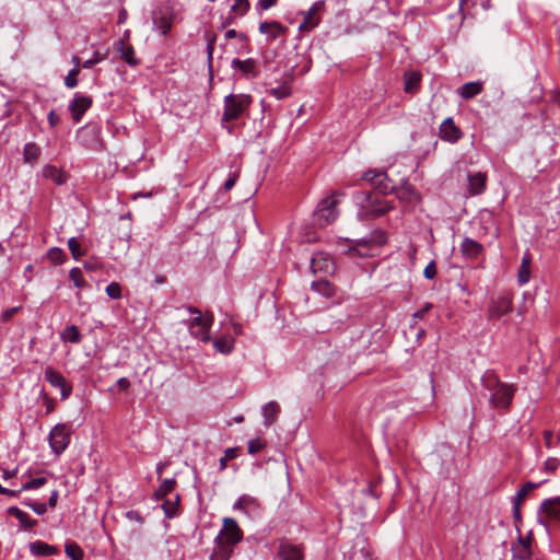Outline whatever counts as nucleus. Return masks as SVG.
I'll use <instances>...</instances> for the list:
<instances>
[{"label": "nucleus", "instance_id": "f257e3e1", "mask_svg": "<svg viewBox=\"0 0 560 560\" xmlns=\"http://www.w3.org/2000/svg\"><path fill=\"white\" fill-rule=\"evenodd\" d=\"M481 385L490 392L489 404L494 409H508L511 406L516 386L503 383L493 370H487L481 376Z\"/></svg>", "mask_w": 560, "mask_h": 560}, {"label": "nucleus", "instance_id": "f03ea898", "mask_svg": "<svg viewBox=\"0 0 560 560\" xmlns=\"http://www.w3.org/2000/svg\"><path fill=\"white\" fill-rule=\"evenodd\" d=\"M243 539V532L234 518L225 517L223 527L214 538L218 548L210 559L211 560H229L233 553V547Z\"/></svg>", "mask_w": 560, "mask_h": 560}, {"label": "nucleus", "instance_id": "7ed1b4c3", "mask_svg": "<svg viewBox=\"0 0 560 560\" xmlns=\"http://www.w3.org/2000/svg\"><path fill=\"white\" fill-rule=\"evenodd\" d=\"M189 314L194 315L192 318L183 320V324L187 326L191 337L200 340L203 343L211 341L210 329L214 322V316L211 312H206L202 315L201 311L192 305L186 306Z\"/></svg>", "mask_w": 560, "mask_h": 560}, {"label": "nucleus", "instance_id": "20e7f679", "mask_svg": "<svg viewBox=\"0 0 560 560\" xmlns=\"http://www.w3.org/2000/svg\"><path fill=\"white\" fill-rule=\"evenodd\" d=\"M250 102V96L246 94H229L224 97L221 122L229 133L233 131V127L230 124L243 116Z\"/></svg>", "mask_w": 560, "mask_h": 560}, {"label": "nucleus", "instance_id": "39448f33", "mask_svg": "<svg viewBox=\"0 0 560 560\" xmlns=\"http://www.w3.org/2000/svg\"><path fill=\"white\" fill-rule=\"evenodd\" d=\"M357 200L368 218H377L394 209V201L386 200L383 195L374 191H360Z\"/></svg>", "mask_w": 560, "mask_h": 560}, {"label": "nucleus", "instance_id": "423d86ee", "mask_svg": "<svg viewBox=\"0 0 560 560\" xmlns=\"http://www.w3.org/2000/svg\"><path fill=\"white\" fill-rule=\"evenodd\" d=\"M72 433V423H57L51 428L48 442L51 452L59 456L61 455L70 444Z\"/></svg>", "mask_w": 560, "mask_h": 560}, {"label": "nucleus", "instance_id": "0eeeda50", "mask_svg": "<svg viewBox=\"0 0 560 560\" xmlns=\"http://www.w3.org/2000/svg\"><path fill=\"white\" fill-rule=\"evenodd\" d=\"M338 200L334 195L320 200L314 212V222L319 226H326L332 223L338 217Z\"/></svg>", "mask_w": 560, "mask_h": 560}, {"label": "nucleus", "instance_id": "6e6552de", "mask_svg": "<svg viewBox=\"0 0 560 560\" xmlns=\"http://www.w3.org/2000/svg\"><path fill=\"white\" fill-rule=\"evenodd\" d=\"M384 242V234L381 231H375L368 237L354 241L353 245L347 249L350 256L368 257L371 255V249L374 245H381Z\"/></svg>", "mask_w": 560, "mask_h": 560}, {"label": "nucleus", "instance_id": "1a4fd4ad", "mask_svg": "<svg viewBox=\"0 0 560 560\" xmlns=\"http://www.w3.org/2000/svg\"><path fill=\"white\" fill-rule=\"evenodd\" d=\"M77 138L86 149L98 151L102 148L101 127L96 124H86L78 130Z\"/></svg>", "mask_w": 560, "mask_h": 560}, {"label": "nucleus", "instance_id": "9d476101", "mask_svg": "<svg viewBox=\"0 0 560 560\" xmlns=\"http://www.w3.org/2000/svg\"><path fill=\"white\" fill-rule=\"evenodd\" d=\"M44 377L50 386L60 390L61 400H66L72 395V385L67 382L66 377L52 366H47L45 369Z\"/></svg>", "mask_w": 560, "mask_h": 560}, {"label": "nucleus", "instance_id": "9b49d317", "mask_svg": "<svg viewBox=\"0 0 560 560\" xmlns=\"http://www.w3.org/2000/svg\"><path fill=\"white\" fill-rule=\"evenodd\" d=\"M310 269L315 276L326 277L334 272L335 264L330 255L317 252L310 259Z\"/></svg>", "mask_w": 560, "mask_h": 560}, {"label": "nucleus", "instance_id": "f8f14e48", "mask_svg": "<svg viewBox=\"0 0 560 560\" xmlns=\"http://www.w3.org/2000/svg\"><path fill=\"white\" fill-rule=\"evenodd\" d=\"M92 106V98L90 96L75 93L72 101L69 103V110L74 122H80L85 112Z\"/></svg>", "mask_w": 560, "mask_h": 560}, {"label": "nucleus", "instance_id": "ddd939ff", "mask_svg": "<svg viewBox=\"0 0 560 560\" xmlns=\"http://www.w3.org/2000/svg\"><path fill=\"white\" fill-rule=\"evenodd\" d=\"M324 7V0H319L313 3V5L304 13L303 22L300 24L299 28L301 31L307 32L314 30L320 22L318 12L322 11Z\"/></svg>", "mask_w": 560, "mask_h": 560}, {"label": "nucleus", "instance_id": "4468645a", "mask_svg": "<svg viewBox=\"0 0 560 560\" xmlns=\"http://www.w3.org/2000/svg\"><path fill=\"white\" fill-rule=\"evenodd\" d=\"M467 191L470 196H478L481 195L487 187V180L488 176L486 173L482 172H469L467 174Z\"/></svg>", "mask_w": 560, "mask_h": 560}, {"label": "nucleus", "instance_id": "2eb2a0df", "mask_svg": "<svg viewBox=\"0 0 560 560\" xmlns=\"http://www.w3.org/2000/svg\"><path fill=\"white\" fill-rule=\"evenodd\" d=\"M463 137L460 129L454 124L453 118H446L440 126V138L444 141L455 143Z\"/></svg>", "mask_w": 560, "mask_h": 560}, {"label": "nucleus", "instance_id": "dca6fc26", "mask_svg": "<svg viewBox=\"0 0 560 560\" xmlns=\"http://www.w3.org/2000/svg\"><path fill=\"white\" fill-rule=\"evenodd\" d=\"M512 310V299L510 295L504 294L498 296L491 302L489 307V316L491 318H499L508 314Z\"/></svg>", "mask_w": 560, "mask_h": 560}, {"label": "nucleus", "instance_id": "f3484780", "mask_svg": "<svg viewBox=\"0 0 560 560\" xmlns=\"http://www.w3.org/2000/svg\"><path fill=\"white\" fill-rule=\"evenodd\" d=\"M539 512L549 521H560V497L542 501Z\"/></svg>", "mask_w": 560, "mask_h": 560}, {"label": "nucleus", "instance_id": "a211bd4d", "mask_svg": "<svg viewBox=\"0 0 560 560\" xmlns=\"http://www.w3.org/2000/svg\"><path fill=\"white\" fill-rule=\"evenodd\" d=\"M42 176L45 179L51 180L54 184L61 186L69 179V174L58 168L56 165L47 164L42 170Z\"/></svg>", "mask_w": 560, "mask_h": 560}, {"label": "nucleus", "instance_id": "6ab92c4d", "mask_svg": "<svg viewBox=\"0 0 560 560\" xmlns=\"http://www.w3.org/2000/svg\"><path fill=\"white\" fill-rule=\"evenodd\" d=\"M459 249L460 253L468 259H477L483 253L482 244L470 237H464Z\"/></svg>", "mask_w": 560, "mask_h": 560}, {"label": "nucleus", "instance_id": "aec40b11", "mask_svg": "<svg viewBox=\"0 0 560 560\" xmlns=\"http://www.w3.org/2000/svg\"><path fill=\"white\" fill-rule=\"evenodd\" d=\"M28 548L31 555L34 557H50L59 553V549L56 546L42 540L30 542Z\"/></svg>", "mask_w": 560, "mask_h": 560}, {"label": "nucleus", "instance_id": "412c9836", "mask_svg": "<svg viewBox=\"0 0 560 560\" xmlns=\"http://www.w3.org/2000/svg\"><path fill=\"white\" fill-rule=\"evenodd\" d=\"M153 25L156 31L165 36L173 25L172 13L168 10L155 13L153 16Z\"/></svg>", "mask_w": 560, "mask_h": 560}, {"label": "nucleus", "instance_id": "4be33fe9", "mask_svg": "<svg viewBox=\"0 0 560 560\" xmlns=\"http://www.w3.org/2000/svg\"><path fill=\"white\" fill-rule=\"evenodd\" d=\"M282 560H304L303 545L282 541Z\"/></svg>", "mask_w": 560, "mask_h": 560}, {"label": "nucleus", "instance_id": "5701e85b", "mask_svg": "<svg viewBox=\"0 0 560 560\" xmlns=\"http://www.w3.org/2000/svg\"><path fill=\"white\" fill-rule=\"evenodd\" d=\"M397 197L399 200L407 202L409 205H416L420 201V195L417 192L413 186L408 183H405L397 191Z\"/></svg>", "mask_w": 560, "mask_h": 560}, {"label": "nucleus", "instance_id": "b1692460", "mask_svg": "<svg viewBox=\"0 0 560 560\" xmlns=\"http://www.w3.org/2000/svg\"><path fill=\"white\" fill-rule=\"evenodd\" d=\"M421 72H404V91L408 94H415L421 85Z\"/></svg>", "mask_w": 560, "mask_h": 560}, {"label": "nucleus", "instance_id": "393cba45", "mask_svg": "<svg viewBox=\"0 0 560 560\" xmlns=\"http://www.w3.org/2000/svg\"><path fill=\"white\" fill-rule=\"evenodd\" d=\"M116 50L119 54V57L125 60L128 66L136 67L138 66V59L135 57L133 47L122 40H119L116 44Z\"/></svg>", "mask_w": 560, "mask_h": 560}, {"label": "nucleus", "instance_id": "a878e982", "mask_svg": "<svg viewBox=\"0 0 560 560\" xmlns=\"http://www.w3.org/2000/svg\"><path fill=\"white\" fill-rule=\"evenodd\" d=\"M7 512H8L9 515L14 516L15 518H18L20 524H21V526L24 529H32L37 524L36 520L31 518L30 515L26 512L20 510L16 506H10L7 510Z\"/></svg>", "mask_w": 560, "mask_h": 560}, {"label": "nucleus", "instance_id": "bb28decb", "mask_svg": "<svg viewBox=\"0 0 560 560\" xmlns=\"http://www.w3.org/2000/svg\"><path fill=\"white\" fill-rule=\"evenodd\" d=\"M163 503L161 505L165 517L167 518H174L178 515L179 511V503H180V495L176 493L173 499L164 498L162 499Z\"/></svg>", "mask_w": 560, "mask_h": 560}, {"label": "nucleus", "instance_id": "cd10ccee", "mask_svg": "<svg viewBox=\"0 0 560 560\" xmlns=\"http://www.w3.org/2000/svg\"><path fill=\"white\" fill-rule=\"evenodd\" d=\"M42 150L35 142H27L23 148V161L27 164H35L40 158Z\"/></svg>", "mask_w": 560, "mask_h": 560}, {"label": "nucleus", "instance_id": "c85d7f7f", "mask_svg": "<svg viewBox=\"0 0 560 560\" xmlns=\"http://www.w3.org/2000/svg\"><path fill=\"white\" fill-rule=\"evenodd\" d=\"M60 339L63 342L80 343L82 340V334L80 332L77 325H68L60 331Z\"/></svg>", "mask_w": 560, "mask_h": 560}, {"label": "nucleus", "instance_id": "c756f323", "mask_svg": "<svg viewBox=\"0 0 560 560\" xmlns=\"http://www.w3.org/2000/svg\"><path fill=\"white\" fill-rule=\"evenodd\" d=\"M372 186L377 190L376 192L385 196L389 192L394 191V187L390 185V179L387 174L383 171L375 177V180L372 183Z\"/></svg>", "mask_w": 560, "mask_h": 560}, {"label": "nucleus", "instance_id": "7c9ffc66", "mask_svg": "<svg viewBox=\"0 0 560 560\" xmlns=\"http://www.w3.org/2000/svg\"><path fill=\"white\" fill-rule=\"evenodd\" d=\"M177 486V481L175 478L164 479L162 480L160 487L154 492L155 500H162L171 494Z\"/></svg>", "mask_w": 560, "mask_h": 560}, {"label": "nucleus", "instance_id": "2f4dec72", "mask_svg": "<svg viewBox=\"0 0 560 560\" xmlns=\"http://www.w3.org/2000/svg\"><path fill=\"white\" fill-rule=\"evenodd\" d=\"M320 279L313 281L311 284L312 290L315 292L323 294L326 298H331L335 294L334 285L323 277Z\"/></svg>", "mask_w": 560, "mask_h": 560}, {"label": "nucleus", "instance_id": "473e14b6", "mask_svg": "<svg viewBox=\"0 0 560 560\" xmlns=\"http://www.w3.org/2000/svg\"><path fill=\"white\" fill-rule=\"evenodd\" d=\"M481 91L482 83L480 81L467 82L462 85L459 95L465 100H469L478 95Z\"/></svg>", "mask_w": 560, "mask_h": 560}, {"label": "nucleus", "instance_id": "72a5a7b5", "mask_svg": "<svg viewBox=\"0 0 560 560\" xmlns=\"http://www.w3.org/2000/svg\"><path fill=\"white\" fill-rule=\"evenodd\" d=\"M259 31L267 36V40H273L280 34V22H261L259 24Z\"/></svg>", "mask_w": 560, "mask_h": 560}, {"label": "nucleus", "instance_id": "f704fd0d", "mask_svg": "<svg viewBox=\"0 0 560 560\" xmlns=\"http://www.w3.org/2000/svg\"><path fill=\"white\" fill-rule=\"evenodd\" d=\"M213 347L222 354H230L234 349V339L230 336H222L213 340Z\"/></svg>", "mask_w": 560, "mask_h": 560}, {"label": "nucleus", "instance_id": "c9c22d12", "mask_svg": "<svg viewBox=\"0 0 560 560\" xmlns=\"http://www.w3.org/2000/svg\"><path fill=\"white\" fill-rule=\"evenodd\" d=\"M279 406L276 401H269L262 407L264 424L271 425L277 420Z\"/></svg>", "mask_w": 560, "mask_h": 560}, {"label": "nucleus", "instance_id": "e433bc0d", "mask_svg": "<svg viewBox=\"0 0 560 560\" xmlns=\"http://www.w3.org/2000/svg\"><path fill=\"white\" fill-rule=\"evenodd\" d=\"M530 262H532L530 255L528 253H526L522 258L521 267L518 269L517 279H518L520 284H525L529 281V279H530Z\"/></svg>", "mask_w": 560, "mask_h": 560}, {"label": "nucleus", "instance_id": "4c0bfd02", "mask_svg": "<svg viewBox=\"0 0 560 560\" xmlns=\"http://www.w3.org/2000/svg\"><path fill=\"white\" fill-rule=\"evenodd\" d=\"M65 552L71 560H83L84 558V551L75 541H68Z\"/></svg>", "mask_w": 560, "mask_h": 560}, {"label": "nucleus", "instance_id": "58836bf2", "mask_svg": "<svg viewBox=\"0 0 560 560\" xmlns=\"http://www.w3.org/2000/svg\"><path fill=\"white\" fill-rule=\"evenodd\" d=\"M47 258L54 265H62L67 260L66 253L61 248H59V247H51L47 252Z\"/></svg>", "mask_w": 560, "mask_h": 560}, {"label": "nucleus", "instance_id": "ea45409f", "mask_svg": "<svg viewBox=\"0 0 560 560\" xmlns=\"http://www.w3.org/2000/svg\"><path fill=\"white\" fill-rule=\"evenodd\" d=\"M69 279L73 282V285L78 289H82L88 285V282L83 278L81 269L78 267H73L69 271Z\"/></svg>", "mask_w": 560, "mask_h": 560}, {"label": "nucleus", "instance_id": "a19ab883", "mask_svg": "<svg viewBox=\"0 0 560 560\" xmlns=\"http://www.w3.org/2000/svg\"><path fill=\"white\" fill-rule=\"evenodd\" d=\"M68 247L74 260H80L81 257L85 255V252L81 249V245L77 237L69 238Z\"/></svg>", "mask_w": 560, "mask_h": 560}, {"label": "nucleus", "instance_id": "79ce46f5", "mask_svg": "<svg viewBox=\"0 0 560 560\" xmlns=\"http://www.w3.org/2000/svg\"><path fill=\"white\" fill-rule=\"evenodd\" d=\"M46 483H47L46 477L33 478L22 486V488L20 489V492L25 491V490L39 489L40 487L45 486Z\"/></svg>", "mask_w": 560, "mask_h": 560}, {"label": "nucleus", "instance_id": "37998d69", "mask_svg": "<svg viewBox=\"0 0 560 560\" xmlns=\"http://www.w3.org/2000/svg\"><path fill=\"white\" fill-rule=\"evenodd\" d=\"M540 483H534L532 481L526 482L516 493L514 501L523 502L525 497L534 489L539 487Z\"/></svg>", "mask_w": 560, "mask_h": 560}, {"label": "nucleus", "instance_id": "c03bdc74", "mask_svg": "<svg viewBox=\"0 0 560 560\" xmlns=\"http://www.w3.org/2000/svg\"><path fill=\"white\" fill-rule=\"evenodd\" d=\"M106 294L114 300H118L121 298V287L118 282H110L106 287Z\"/></svg>", "mask_w": 560, "mask_h": 560}, {"label": "nucleus", "instance_id": "a18cd8bd", "mask_svg": "<svg viewBox=\"0 0 560 560\" xmlns=\"http://www.w3.org/2000/svg\"><path fill=\"white\" fill-rule=\"evenodd\" d=\"M248 0H235L234 4L231 7V10L240 15H244L248 11Z\"/></svg>", "mask_w": 560, "mask_h": 560}, {"label": "nucleus", "instance_id": "49530a36", "mask_svg": "<svg viewBox=\"0 0 560 560\" xmlns=\"http://www.w3.org/2000/svg\"><path fill=\"white\" fill-rule=\"evenodd\" d=\"M237 456L236 448H228L224 452V456L220 458V469L223 470L226 468L228 460H231Z\"/></svg>", "mask_w": 560, "mask_h": 560}, {"label": "nucleus", "instance_id": "de8ad7c7", "mask_svg": "<svg viewBox=\"0 0 560 560\" xmlns=\"http://www.w3.org/2000/svg\"><path fill=\"white\" fill-rule=\"evenodd\" d=\"M265 443L260 439H254L248 442V453L254 455L261 451Z\"/></svg>", "mask_w": 560, "mask_h": 560}, {"label": "nucleus", "instance_id": "09e8293b", "mask_svg": "<svg viewBox=\"0 0 560 560\" xmlns=\"http://www.w3.org/2000/svg\"><path fill=\"white\" fill-rule=\"evenodd\" d=\"M73 62H74V68L72 70H78L79 67H83V68H91L93 65H94V60L92 59H83L82 57L80 56H73Z\"/></svg>", "mask_w": 560, "mask_h": 560}, {"label": "nucleus", "instance_id": "8fccbe9b", "mask_svg": "<svg viewBox=\"0 0 560 560\" xmlns=\"http://www.w3.org/2000/svg\"><path fill=\"white\" fill-rule=\"evenodd\" d=\"M560 465V460L556 457H549L545 464L544 469L548 472H555Z\"/></svg>", "mask_w": 560, "mask_h": 560}, {"label": "nucleus", "instance_id": "3c124183", "mask_svg": "<svg viewBox=\"0 0 560 560\" xmlns=\"http://www.w3.org/2000/svg\"><path fill=\"white\" fill-rule=\"evenodd\" d=\"M22 310V306H14L11 308H8L1 313V319L2 322L7 323L10 322L11 318L18 314Z\"/></svg>", "mask_w": 560, "mask_h": 560}, {"label": "nucleus", "instance_id": "603ef678", "mask_svg": "<svg viewBox=\"0 0 560 560\" xmlns=\"http://www.w3.org/2000/svg\"><path fill=\"white\" fill-rule=\"evenodd\" d=\"M423 276L429 279V280H432L435 278L436 276V265H435V261L434 260H431L427 267L424 268L423 270Z\"/></svg>", "mask_w": 560, "mask_h": 560}, {"label": "nucleus", "instance_id": "864d4df0", "mask_svg": "<svg viewBox=\"0 0 560 560\" xmlns=\"http://www.w3.org/2000/svg\"><path fill=\"white\" fill-rule=\"evenodd\" d=\"M237 178H238L237 173H235V172L230 173L229 177L226 178V180L224 182V185H223L224 190L225 191L231 190L235 186Z\"/></svg>", "mask_w": 560, "mask_h": 560}, {"label": "nucleus", "instance_id": "5fc2aeb1", "mask_svg": "<svg viewBox=\"0 0 560 560\" xmlns=\"http://www.w3.org/2000/svg\"><path fill=\"white\" fill-rule=\"evenodd\" d=\"M254 500L249 495H242L238 498V500L234 503L233 509L234 510H242L245 505L248 503H252Z\"/></svg>", "mask_w": 560, "mask_h": 560}, {"label": "nucleus", "instance_id": "6e6d98bb", "mask_svg": "<svg viewBox=\"0 0 560 560\" xmlns=\"http://www.w3.org/2000/svg\"><path fill=\"white\" fill-rule=\"evenodd\" d=\"M80 72H68V75L65 78V84L67 88H74L78 84L77 75Z\"/></svg>", "mask_w": 560, "mask_h": 560}, {"label": "nucleus", "instance_id": "4d7b16f0", "mask_svg": "<svg viewBox=\"0 0 560 560\" xmlns=\"http://www.w3.org/2000/svg\"><path fill=\"white\" fill-rule=\"evenodd\" d=\"M125 515H126V518H128L129 521H135L139 524H142L144 521L142 515L136 510L127 511Z\"/></svg>", "mask_w": 560, "mask_h": 560}, {"label": "nucleus", "instance_id": "13d9d810", "mask_svg": "<svg viewBox=\"0 0 560 560\" xmlns=\"http://www.w3.org/2000/svg\"><path fill=\"white\" fill-rule=\"evenodd\" d=\"M532 556V551L528 545H524V547H521L517 553H515V557H517L521 560H527Z\"/></svg>", "mask_w": 560, "mask_h": 560}, {"label": "nucleus", "instance_id": "bf43d9fd", "mask_svg": "<svg viewBox=\"0 0 560 560\" xmlns=\"http://www.w3.org/2000/svg\"><path fill=\"white\" fill-rule=\"evenodd\" d=\"M431 303H425V305L422 308L413 313L412 319H423L427 313L431 310Z\"/></svg>", "mask_w": 560, "mask_h": 560}, {"label": "nucleus", "instance_id": "052dcab7", "mask_svg": "<svg viewBox=\"0 0 560 560\" xmlns=\"http://www.w3.org/2000/svg\"><path fill=\"white\" fill-rule=\"evenodd\" d=\"M278 0H258V10H268L277 4Z\"/></svg>", "mask_w": 560, "mask_h": 560}, {"label": "nucleus", "instance_id": "680f3d73", "mask_svg": "<svg viewBox=\"0 0 560 560\" xmlns=\"http://www.w3.org/2000/svg\"><path fill=\"white\" fill-rule=\"evenodd\" d=\"M380 173L381 171L377 170H369L362 175V179L370 182L372 184Z\"/></svg>", "mask_w": 560, "mask_h": 560}, {"label": "nucleus", "instance_id": "e2e57ef3", "mask_svg": "<svg viewBox=\"0 0 560 560\" xmlns=\"http://www.w3.org/2000/svg\"><path fill=\"white\" fill-rule=\"evenodd\" d=\"M116 386L120 390H127L130 387V381L127 377H120L119 380H117Z\"/></svg>", "mask_w": 560, "mask_h": 560}, {"label": "nucleus", "instance_id": "0e129e2a", "mask_svg": "<svg viewBox=\"0 0 560 560\" xmlns=\"http://www.w3.org/2000/svg\"><path fill=\"white\" fill-rule=\"evenodd\" d=\"M48 122L51 127H56L59 124V116L55 113V110H50L47 116Z\"/></svg>", "mask_w": 560, "mask_h": 560}, {"label": "nucleus", "instance_id": "69168bd1", "mask_svg": "<svg viewBox=\"0 0 560 560\" xmlns=\"http://www.w3.org/2000/svg\"><path fill=\"white\" fill-rule=\"evenodd\" d=\"M0 493L11 497V498H15L19 495L20 490H11V489L4 488L0 485Z\"/></svg>", "mask_w": 560, "mask_h": 560}, {"label": "nucleus", "instance_id": "338daca9", "mask_svg": "<svg viewBox=\"0 0 560 560\" xmlns=\"http://www.w3.org/2000/svg\"><path fill=\"white\" fill-rule=\"evenodd\" d=\"M521 504H522L521 502L513 500V516H514L515 521L521 520Z\"/></svg>", "mask_w": 560, "mask_h": 560}, {"label": "nucleus", "instance_id": "774afa93", "mask_svg": "<svg viewBox=\"0 0 560 560\" xmlns=\"http://www.w3.org/2000/svg\"><path fill=\"white\" fill-rule=\"evenodd\" d=\"M84 269L89 271H94L98 268V264L96 260H86L83 265Z\"/></svg>", "mask_w": 560, "mask_h": 560}]
</instances>
